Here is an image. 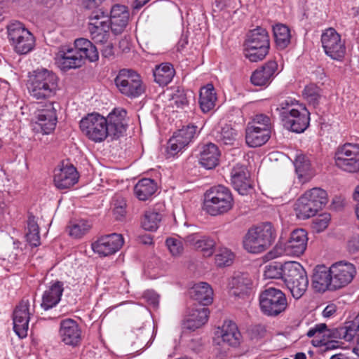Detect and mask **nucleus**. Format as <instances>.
Returning a JSON list of instances; mask_svg holds the SVG:
<instances>
[{"label":"nucleus","instance_id":"4c0bfd02","mask_svg":"<svg viewBox=\"0 0 359 359\" xmlns=\"http://www.w3.org/2000/svg\"><path fill=\"white\" fill-rule=\"evenodd\" d=\"M217 100L215 88L212 84L202 88L199 95V104L201 110L207 113L212 109Z\"/></svg>","mask_w":359,"mask_h":359},{"label":"nucleus","instance_id":"864d4df0","mask_svg":"<svg viewBox=\"0 0 359 359\" xmlns=\"http://www.w3.org/2000/svg\"><path fill=\"white\" fill-rule=\"evenodd\" d=\"M90 226H67L65 231L73 238H80L89 231Z\"/></svg>","mask_w":359,"mask_h":359},{"label":"nucleus","instance_id":"aec40b11","mask_svg":"<svg viewBox=\"0 0 359 359\" xmlns=\"http://www.w3.org/2000/svg\"><path fill=\"white\" fill-rule=\"evenodd\" d=\"M308 240V234L305 229L293 230L285 246L286 254L294 257L302 255L306 250Z\"/></svg>","mask_w":359,"mask_h":359},{"label":"nucleus","instance_id":"423d86ee","mask_svg":"<svg viewBox=\"0 0 359 359\" xmlns=\"http://www.w3.org/2000/svg\"><path fill=\"white\" fill-rule=\"evenodd\" d=\"M283 279L292 297L299 299L306 291L309 280L304 267L297 262L283 264Z\"/></svg>","mask_w":359,"mask_h":359},{"label":"nucleus","instance_id":"f03ea898","mask_svg":"<svg viewBox=\"0 0 359 359\" xmlns=\"http://www.w3.org/2000/svg\"><path fill=\"white\" fill-rule=\"evenodd\" d=\"M59 79L52 71L37 69L30 73L27 81L29 95L35 100H48L53 97L59 90Z\"/></svg>","mask_w":359,"mask_h":359},{"label":"nucleus","instance_id":"f8f14e48","mask_svg":"<svg viewBox=\"0 0 359 359\" xmlns=\"http://www.w3.org/2000/svg\"><path fill=\"white\" fill-rule=\"evenodd\" d=\"M321 43L325 53L330 58L340 60L346 53L345 41L334 29H326L321 34Z\"/></svg>","mask_w":359,"mask_h":359},{"label":"nucleus","instance_id":"a211bd4d","mask_svg":"<svg viewBox=\"0 0 359 359\" xmlns=\"http://www.w3.org/2000/svg\"><path fill=\"white\" fill-rule=\"evenodd\" d=\"M123 245L121 234L111 233L100 238L92 244V248L95 253L101 256H109L114 254Z\"/></svg>","mask_w":359,"mask_h":359},{"label":"nucleus","instance_id":"3c124183","mask_svg":"<svg viewBox=\"0 0 359 359\" xmlns=\"http://www.w3.org/2000/svg\"><path fill=\"white\" fill-rule=\"evenodd\" d=\"M165 243L172 256L179 257L182 254L184 248L180 241L174 238H168L166 239Z\"/></svg>","mask_w":359,"mask_h":359},{"label":"nucleus","instance_id":"052dcab7","mask_svg":"<svg viewBox=\"0 0 359 359\" xmlns=\"http://www.w3.org/2000/svg\"><path fill=\"white\" fill-rule=\"evenodd\" d=\"M348 248L352 253L359 251V236H354L348 241Z\"/></svg>","mask_w":359,"mask_h":359},{"label":"nucleus","instance_id":"9d476101","mask_svg":"<svg viewBox=\"0 0 359 359\" xmlns=\"http://www.w3.org/2000/svg\"><path fill=\"white\" fill-rule=\"evenodd\" d=\"M334 165L340 170L355 173L359 172V144L345 143L339 146L334 156Z\"/></svg>","mask_w":359,"mask_h":359},{"label":"nucleus","instance_id":"c03bdc74","mask_svg":"<svg viewBox=\"0 0 359 359\" xmlns=\"http://www.w3.org/2000/svg\"><path fill=\"white\" fill-rule=\"evenodd\" d=\"M215 259L217 266H228L232 264L234 259V255L229 249L222 248L216 254Z\"/></svg>","mask_w":359,"mask_h":359},{"label":"nucleus","instance_id":"4d7b16f0","mask_svg":"<svg viewBox=\"0 0 359 359\" xmlns=\"http://www.w3.org/2000/svg\"><path fill=\"white\" fill-rule=\"evenodd\" d=\"M202 313H204L205 315V323H206L208 320V317H209V314H210V311H209L208 309L203 307V308L192 309L189 315L191 317H193L194 319L201 320V318L203 317Z\"/></svg>","mask_w":359,"mask_h":359},{"label":"nucleus","instance_id":"69168bd1","mask_svg":"<svg viewBox=\"0 0 359 359\" xmlns=\"http://www.w3.org/2000/svg\"><path fill=\"white\" fill-rule=\"evenodd\" d=\"M346 330L344 331V335L342 336V339H345L346 341H351L354 338V334L356 332H355V327L350 325L348 326H345Z\"/></svg>","mask_w":359,"mask_h":359},{"label":"nucleus","instance_id":"7ed1b4c3","mask_svg":"<svg viewBox=\"0 0 359 359\" xmlns=\"http://www.w3.org/2000/svg\"><path fill=\"white\" fill-rule=\"evenodd\" d=\"M276 237L277 231L274 226H254L243 237V245L250 253H261L274 243Z\"/></svg>","mask_w":359,"mask_h":359},{"label":"nucleus","instance_id":"13d9d810","mask_svg":"<svg viewBox=\"0 0 359 359\" xmlns=\"http://www.w3.org/2000/svg\"><path fill=\"white\" fill-rule=\"evenodd\" d=\"M313 224H327L331 220V215L329 212H324L318 215H315Z\"/></svg>","mask_w":359,"mask_h":359},{"label":"nucleus","instance_id":"58836bf2","mask_svg":"<svg viewBox=\"0 0 359 359\" xmlns=\"http://www.w3.org/2000/svg\"><path fill=\"white\" fill-rule=\"evenodd\" d=\"M276 46L280 50L285 49L291 42V33L289 27L283 24H277L273 27Z\"/></svg>","mask_w":359,"mask_h":359},{"label":"nucleus","instance_id":"9b49d317","mask_svg":"<svg viewBox=\"0 0 359 359\" xmlns=\"http://www.w3.org/2000/svg\"><path fill=\"white\" fill-rule=\"evenodd\" d=\"M262 311L268 316H277L287 307V299L284 293L274 287L264 290L259 296Z\"/></svg>","mask_w":359,"mask_h":359},{"label":"nucleus","instance_id":"bf43d9fd","mask_svg":"<svg viewBox=\"0 0 359 359\" xmlns=\"http://www.w3.org/2000/svg\"><path fill=\"white\" fill-rule=\"evenodd\" d=\"M345 330V327H341L332 330H327L328 333L325 334V336L327 338L342 339V336L344 335Z\"/></svg>","mask_w":359,"mask_h":359},{"label":"nucleus","instance_id":"603ef678","mask_svg":"<svg viewBox=\"0 0 359 359\" xmlns=\"http://www.w3.org/2000/svg\"><path fill=\"white\" fill-rule=\"evenodd\" d=\"M202 318L201 317V319L200 321V320H196L190 315H189L188 317L184 320L183 327L190 331H194L196 329L201 327L205 324V315L202 313Z\"/></svg>","mask_w":359,"mask_h":359},{"label":"nucleus","instance_id":"c756f323","mask_svg":"<svg viewBox=\"0 0 359 359\" xmlns=\"http://www.w3.org/2000/svg\"><path fill=\"white\" fill-rule=\"evenodd\" d=\"M190 297L203 306L210 304L213 299V290L210 285L205 282L195 284L189 291Z\"/></svg>","mask_w":359,"mask_h":359},{"label":"nucleus","instance_id":"338daca9","mask_svg":"<svg viewBox=\"0 0 359 359\" xmlns=\"http://www.w3.org/2000/svg\"><path fill=\"white\" fill-rule=\"evenodd\" d=\"M174 99L175 103L178 107H182L188 104L187 98L183 93H181L179 96H176Z\"/></svg>","mask_w":359,"mask_h":359},{"label":"nucleus","instance_id":"0e129e2a","mask_svg":"<svg viewBox=\"0 0 359 359\" xmlns=\"http://www.w3.org/2000/svg\"><path fill=\"white\" fill-rule=\"evenodd\" d=\"M232 0H215L214 11H222L226 7H231Z\"/></svg>","mask_w":359,"mask_h":359},{"label":"nucleus","instance_id":"a878e982","mask_svg":"<svg viewBox=\"0 0 359 359\" xmlns=\"http://www.w3.org/2000/svg\"><path fill=\"white\" fill-rule=\"evenodd\" d=\"M129 19V11L126 6L114 5L110 13V26L111 32L118 35L126 29Z\"/></svg>","mask_w":359,"mask_h":359},{"label":"nucleus","instance_id":"a18cd8bd","mask_svg":"<svg viewBox=\"0 0 359 359\" xmlns=\"http://www.w3.org/2000/svg\"><path fill=\"white\" fill-rule=\"evenodd\" d=\"M303 95L309 103L315 106L320 98V89L316 85L311 83L304 88Z\"/></svg>","mask_w":359,"mask_h":359},{"label":"nucleus","instance_id":"f3484780","mask_svg":"<svg viewBox=\"0 0 359 359\" xmlns=\"http://www.w3.org/2000/svg\"><path fill=\"white\" fill-rule=\"evenodd\" d=\"M330 271L334 290L349 284L356 272L353 264L344 262H339L332 264L330 267Z\"/></svg>","mask_w":359,"mask_h":359},{"label":"nucleus","instance_id":"2eb2a0df","mask_svg":"<svg viewBox=\"0 0 359 359\" xmlns=\"http://www.w3.org/2000/svg\"><path fill=\"white\" fill-rule=\"evenodd\" d=\"M55 59L57 67L64 72L79 68L84 65L82 56L72 46H62Z\"/></svg>","mask_w":359,"mask_h":359},{"label":"nucleus","instance_id":"09e8293b","mask_svg":"<svg viewBox=\"0 0 359 359\" xmlns=\"http://www.w3.org/2000/svg\"><path fill=\"white\" fill-rule=\"evenodd\" d=\"M215 242L209 238L203 236L196 250H201L204 257H210L214 252Z\"/></svg>","mask_w":359,"mask_h":359},{"label":"nucleus","instance_id":"de8ad7c7","mask_svg":"<svg viewBox=\"0 0 359 359\" xmlns=\"http://www.w3.org/2000/svg\"><path fill=\"white\" fill-rule=\"evenodd\" d=\"M264 276L266 279L283 278V265L278 262L270 263L265 266Z\"/></svg>","mask_w":359,"mask_h":359},{"label":"nucleus","instance_id":"6e6d98bb","mask_svg":"<svg viewBox=\"0 0 359 359\" xmlns=\"http://www.w3.org/2000/svg\"><path fill=\"white\" fill-rule=\"evenodd\" d=\"M143 298L154 307H157L159 302V296L154 291H147L143 294Z\"/></svg>","mask_w":359,"mask_h":359},{"label":"nucleus","instance_id":"a19ab883","mask_svg":"<svg viewBox=\"0 0 359 359\" xmlns=\"http://www.w3.org/2000/svg\"><path fill=\"white\" fill-rule=\"evenodd\" d=\"M302 196L306 197L307 199L311 201V203H313L312 205L317 206L320 209H322L328 201L327 192L324 189L318 187L313 188L306 191Z\"/></svg>","mask_w":359,"mask_h":359},{"label":"nucleus","instance_id":"20e7f679","mask_svg":"<svg viewBox=\"0 0 359 359\" xmlns=\"http://www.w3.org/2000/svg\"><path fill=\"white\" fill-rule=\"evenodd\" d=\"M233 204L231 191L223 185L212 187L205 194L204 209L212 216L228 212L232 209Z\"/></svg>","mask_w":359,"mask_h":359},{"label":"nucleus","instance_id":"8fccbe9b","mask_svg":"<svg viewBox=\"0 0 359 359\" xmlns=\"http://www.w3.org/2000/svg\"><path fill=\"white\" fill-rule=\"evenodd\" d=\"M27 241L30 245L36 247L40 245L39 226H28L25 232Z\"/></svg>","mask_w":359,"mask_h":359},{"label":"nucleus","instance_id":"49530a36","mask_svg":"<svg viewBox=\"0 0 359 359\" xmlns=\"http://www.w3.org/2000/svg\"><path fill=\"white\" fill-rule=\"evenodd\" d=\"M271 118L264 114H257L252 116L251 121L248 123L247 127L262 128V129H269L271 130Z\"/></svg>","mask_w":359,"mask_h":359},{"label":"nucleus","instance_id":"bb28decb","mask_svg":"<svg viewBox=\"0 0 359 359\" xmlns=\"http://www.w3.org/2000/svg\"><path fill=\"white\" fill-rule=\"evenodd\" d=\"M60 334L62 341L67 345L76 346L81 340V330L76 321L72 319L61 322Z\"/></svg>","mask_w":359,"mask_h":359},{"label":"nucleus","instance_id":"473e14b6","mask_svg":"<svg viewBox=\"0 0 359 359\" xmlns=\"http://www.w3.org/2000/svg\"><path fill=\"white\" fill-rule=\"evenodd\" d=\"M63 292V285L61 282L54 283L47 290H46L42 297L41 306L44 310H48L55 306L60 301Z\"/></svg>","mask_w":359,"mask_h":359},{"label":"nucleus","instance_id":"79ce46f5","mask_svg":"<svg viewBox=\"0 0 359 359\" xmlns=\"http://www.w3.org/2000/svg\"><path fill=\"white\" fill-rule=\"evenodd\" d=\"M111 206L114 217L118 221H122L126 215V201L120 194H116L111 201Z\"/></svg>","mask_w":359,"mask_h":359},{"label":"nucleus","instance_id":"e433bc0d","mask_svg":"<svg viewBox=\"0 0 359 359\" xmlns=\"http://www.w3.org/2000/svg\"><path fill=\"white\" fill-rule=\"evenodd\" d=\"M156 190V183L149 178L140 180L134 187L135 196L140 201H147L154 194Z\"/></svg>","mask_w":359,"mask_h":359},{"label":"nucleus","instance_id":"774afa93","mask_svg":"<svg viewBox=\"0 0 359 359\" xmlns=\"http://www.w3.org/2000/svg\"><path fill=\"white\" fill-rule=\"evenodd\" d=\"M336 311V306L334 304L327 305L323 311V316L326 318L330 317Z\"/></svg>","mask_w":359,"mask_h":359},{"label":"nucleus","instance_id":"c85d7f7f","mask_svg":"<svg viewBox=\"0 0 359 359\" xmlns=\"http://www.w3.org/2000/svg\"><path fill=\"white\" fill-rule=\"evenodd\" d=\"M231 285V294L244 298L252 290V280L249 274L241 273L233 277Z\"/></svg>","mask_w":359,"mask_h":359},{"label":"nucleus","instance_id":"ea45409f","mask_svg":"<svg viewBox=\"0 0 359 359\" xmlns=\"http://www.w3.org/2000/svg\"><path fill=\"white\" fill-rule=\"evenodd\" d=\"M164 215L163 206L161 204H157L154 207L144 211L141 219L142 223V224H157L164 221Z\"/></svg>","mask_w":359,"mask_h":359},{"label":"nucleus","instance_id":"7c9ffc66","mask_svg":"<svg viewBox=\"0 0 359 359\" xmlns=\"http://www.w3.org/2000/svg\"><path fill=\"white\" fill-rule=\"evenodd\" d=\"M73 46L79 55L82 56L84 64L86 60L90 62H95L98 60L97 49L88 39L84 38L77 39L74 41Z\"/></svg>","mask_w":359,"mask_h":359},{"label":"nucleus","instance_id":"1a4fd4ad","mask_svg":"<svg viewBox=\"0 0 359 359\" xmlns=\"http://www.w3.org/2000/svg\"><path fill=\"white\" fill-rule=\"evenodd\" d=\"M8 39L15 51L20 55L29 53L34 47L33 34L22 23L15 21L7 25Z\"/></svg>","mask_w":359,"mask_h":359},{"label":"nucleus","instance_id":"39448f33","mask_svg":"<svg viewBox=\"0 0 359 359\" xmlns=\"http://www.w3.org/2000/svg\"><path fill=\"white\" fill-rule=\"evenodd\" d=\"M244 56L250 62L262 60L270 48L269 36L266 29L257 27L247 34L244 43Z\"/></svg>","mask_w":359,"mask_h":359},{"label":"nucleus","instance_id":"cd10ccee","mask_svg":"<svg viewBox=\"0 0 359 359\" xmlns=\"http://www.w3.org/2000/svg\"><path fill=\"white\" fill-rule=\"evenodd\" d=\"M219 156L218 147L215 144L209 142L201 146L198 159L203 168L210 170L218 165Z\"/></svg>","mask_w":359,"mask_h":359},{"label":"nucleus","instance_id":"ddd939ff","mask_svg":"<svg viewBox=\"0 0 359 359\" xmlns=\"http://www.w3.org/2000/svg\"><path fill=\"white\" fill-rule=\"evenodd\" d=\"M89 20L88 29L92 39L96 43L104 45L109 39V30L111 27L107 15L102 9L93 11L89 15Z\"/></svg>","mask_w":359,"mask_h":359},{"label":"nucleus","instance_id":"2f4dec72","mask_svg":"<svg viewBox=\"0 0 359 359\" xmlns=\"http://www.w3.org/2000/svg\"><path fill=\"white\" fill-rule=\"evenodd\" d=\"M271 130L252 127L245 128V142L250 147H257L264 144L270 138Z\"/></svg>","mask_w":359,"mask_h":359},{"label":"nucleus","instance_id":"dca6fc26","mask_svg":"<svg viewBox=\"0 0 359 359\" xmlns=\"http://www.w3.org/2000/svg\"><path fill=\"white\" fill-rule=\"evenodd\" d=\"M29 299L24 297L15 307L13 313V329L20 338L27 335L28 325L30 317Z\"/></svg>","mask_w":359,"mask_h":359},{"label":"nucleus","instance_id":"e2e57ef3","mask_svg":"<svg viewBox=\"0 0 359 359\" xmlns=\"http://www.w3.org/2000/svg\"><path fill=\"white\" fill-rule=\"evenodd\" d=\"M102 48L101 49V53L103 57L106 58H109L114 55V47L111 43L107 42Z\"/></svg>","mask_w":359,"mask_h":359},{"label":"nucleus","instance_id":"393cba45","mask_svg":"<svg viewBox=\"0 0 359 359\" xmlns=\"http://www.w3.org/2000/svg\"><path fill=\"white\" fill-rule=\"evenodd\" d=\"M278 67L275 60L266 62L252 73L250 78L252 83L257 86L269 85L276 75Z\"/></svg>","mask_w":359,"mask_h":359},{"label":"nucleus","instance_id":"4468645a","mask_svg":"<svg viewBox=\"0 0 359 359\" xmlns=\"http://www.w3.org/2000/svg\"><path fill=\"white\" fill-rule=\"evenodd\" d=\"M197 126L188 125L175 132L167 145V157H173L181 152L197 136Z\"/></svg>","mask_w":359,"mask_h":359},{"label":"nucleus","instance_id":"f257e3e1","mask_svg":"<svg viewBox=\"0 0 359 359\" xmlns=\"http://www.w3.org/2000/svg\"><path fill=\"white\" fill-rule=\"evenodd\" d=\"M276 110L285 128L296 133H303L309 126L310 113L294 99L287 97L280 102Z\"/></svg>","mask_w":359,"mask_h":359},{"label":"nucleus","instance_id":"680f3d73","mask_svg":"<svg viewBox=\"0 0 359 359\" xmlns=\"http://www.w3.org/2000/svg\"><path fill=\"white\" fill-rule=\"evenodd\" d=\"M202 237L203 236L198 234H191L185 238V241L186 243L194 246V248L196 249L197 245L199 244Z\"/></svg>","mask_w":359,"mask_h":359},{"label":"nucleus","instance_id":"37998d69","mask_svg":"<svg viewBox=\"0 0 359 359\" xmlns=\"http://www.w3.org/2000/svg\"><path fill=\"white\" fill-rule=\"evenodd\" d=\"M237 136L236 130L231 126L225 125L216 136L218 142L224 144H233Z\"/></svg>","mask_w":359,"mask_h":359},{"label":"nucleus","instance_id":"6ab92c4d","mask_svg":"<svg viewBox=\"0 0 359 359\" xmlns=\"http://www.w3.org/2000/svg\"><path fill=\"white\" fill-rule=\"evenodd\" d=\"M56 106H59L58 103L50 102L44 108L38 110L36 123L43 134H49L55 128L57 122Z\"/></svg>","mask_w":359,"mask_h":359},{"label":"nucleus","instance_id":"0eeeda50","mask_svg":"<svg viewBox=\"0 0 359 359\" xmlns=\"http://www.w3.org/2000/svg\"><path fill=\"white\" fill-rule=\"evenodd\" d=\"M114 83L122 95L131 99L141 96L146 90L140 74L131 69H121L114 79Z\"/></svg>","mask_w":359,"mask_h":359},{"label":"nucleus","instance_id":"b1692460","mask_svg":"<svg viewBox=\"0 0 359 359\" xmlns=\"http://www.w3.org/2000/svg\"><path fill=\"white\" fill-rule=\"evenodd\" d=\"M233 187L241 195H246L252 189L249 173L243 165H236L231 172Z\"/></svg>","mask_w":359,"mask_h":359},{"label":"nucleus","instance_id":"5fc2aeb1","mask_svg":"<svg viewBox=\"0 0 359 359\" xmlns=\"http://www.w3.org/2000/svg\"><path fill=\"white\" fill-rule=\"evenodd\" d=\"M296 172L301 175L309 168V163L304 156H298L294 160Z\"/></svg>","mask_w":359,"mask_h":359},{"label":"nucleus","instance_id":"72a5a7b5","mask_svg":"<svg viewBox=\"0 0 359 359\" xmlns=\"http://www.w3.org/2000/svg\"><path fill=\"white\" fill-rule=\"evenodd\" d=\"M220 334L224 343L231 346H237L240 344L241 334L236 323L226 321L222 327Z\"/></svg>","mask_w":359,"mask_h":359},{"label":"nucleus","instance_id":"5701e85b","mask_svg":"<svg viewBox=\"0 0 359 359\" xmlns=\"http://www.w3.org/2000/svg\"><path fill=\"white\" fill-rule=\"evenodd\" d=\"M332 280L330 268L328 269L325 265H318L314 268L311 285L316 292H324L326 290H334Z\"/></svg>","mask_w":359,"mask_h":359},{"label":"nucleus","instance_id":"412c9836","mask_svg":"<svg viewBox=\"0 0 359 359\" xmlns=\"http://www.w3.org/2000/svg\"><path fill=\"white\" fill-rule=\"evenodd\" d=\"M79 178V173L72 165H62L54 170L53 182L59 189H69L77 183Z\"/></svg>","mask_w":359,"mask_h":359},{"label":"nucleus","instance_id":"c9c22d12","mask_svg":"<svg viewBox=\"0 0 359 359\" xmlns=\"http://www.w3.org/2000/svg\"><path fill=\"white\" fill-rule=\"evenodd\" d=\"M175 74L172 64L168 62L161 63L156 66L153 71L154 81L160 86H166L170 83Z\"/></svg>","mask_w":359,"mask_h":359},{"label":"nucleus","instance_id":"4be33fe9","mask_svg":"<svg viewBox=\"0 0 359 359\" xmlns=\"http://www.w3.org/2000/svg\"><path fill=\"white\" fill-rule=\"evenodd\" d=\"M126 116L127 111L126 109L118 108L114 109L106 118L111 140L118 138L126 132L127 127Z\"/></svg>","mask_w":359,"mask_h":359},{"label":"nucleus","instance_id":"f704fd0d","mask_svg":"<svg viewBox=\"0 0 359 359\" xmlns=\"http://www.w3.org/2000/svg\"><path fill=\"white\" fill-rule=\"evenodd\" d=\"M311 201L301 196L294 205V211L298 219L305 220L315 216L320 208L312 205Z\"/></svg>","mask_w":359,"mask_h":359},{"label":"nucleus","instance_id":"6e6552de","mask_svg":"<svg viewBox=\"0 0 359 359\" xmlns=\"http://www.w3.org/2000/svg\"><path fill=\"white\" fill-rule=\"evenodd\" d=\"M107 120L98 113H91L83 117L79 123L81 132L90 140L102 142L110 137Z\"/></svg>","mask_w":359,"mask_h":359}]
</instances>
